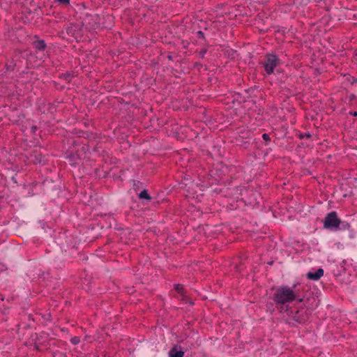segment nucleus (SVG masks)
Instances as JSON below:
<instances>
[{
	"label": "nucleus",
	"instance_id": "7ed1b4c3",
	"mask_svg": "<svg viewBox=\"0 0 357 357\" xmlns=\"http://www.w3.org/2000/svg\"><path fill=\"white\" fill-rule=\"evenodd\" d=\"M278 63V59L275 55L269 54L267 56L266 61L264 64V68L267 74L273 73L275 67Z\"/></svg>",
	"mask_w": 357,
	"mask_h": 357
},
{
	"label": "nucleus",
	"instance_id": "9b49d317",
	"mask_svg": "<svg viewBox=\"0 0 357 357\" xmlns=\"http://www.w3.org/2000/svg\"><path fill=\"white\" fill-rule=\"evenodd\" d=\"M57 1L62 3H69V0H57Z\"/></svg>",
	"mask_w": 357,
	"mask_h": 357
},
{
	"label": "nucleus",
	"instance_id": "f03ea898",
	"mask_svg": "<svg viewBox=\"0 0 357 357\" xmlns=\"http://www.w3.org/2000/svg\"><path fill=\"white\" fill-rule=\"evenodd\" d=\"M324 227L327 229H336L339 227L340 220L337 217L335 211L329 213L324 219Z\"/></svg>",
	"mask_w": 357,
	"mask_h": 357
},
{
	"label": "nucleus",
	"instance_id": "9d476101",
	"mask_svg": "<svg viewBox=\"0 0 357 357\" xmlns=\"http://www.w3.org/2000/svg\"><path fill=\"white\" fill-rule=\"evenodd\" d=\"M262 137L264 140H266V141L270 139L269 135L267 133H264L262 135Z\"/></svg>",
	"mask_w": 357,
	"mask_h": 357
},
{
	"label": "nucleus",
	"instance_id": "f8f14e48",
	"mask_svg": "<svg viewBox=\"0 0 357 357\" xmlns=\"http://www.w3.org/2000/svg\"><path fill=\"white\" fill-rule=\"evenodd\" d=\"M354 116H356V115H357V113H356V112H354Z\"/></svg>",
	"mask_w": 357,
	"mask_h": 357
},
{
	"label": "nucleus",
	"instance_id": "20e7f679",
	"mask_svg": "<svg viewBox=\"0 0 357 357\" xmlns=\"http://www.w3.org/2000/svg\"><path fill=\"white\" fill-rule=\"evenodd\" d=\"M323 275L324 270L323 268H319L314 272H308L307 274V278L310 280H318L323 276Z\"/></svg>",
	"mask_w": 357,
	"mask_h": 357
},
{
	"label": "nucleus",
	"instance_id": "1a4fd4ad",
	"mask_svg": "<svg viewBox=\"0 0 357 357\" xmlns=\"http://www.w3.org/2000/svg\"><path fill=\"white\" fill-rule=\"evenodd\" d=\"M70 342L73 344H77L79 342V338L77 336H75L71 338Z\"/></svg>",
	"mask_w": 357,
	"mask_h": 357
},
{
	"label": "nucleus",
	"instance_id": "0eeeda50",
	"mask_svg": "<svg viewBox=\"0 0 357 357\" xmlns=\"http://www.w3.org/2000/svg\"><path fill=\"white\" fill-rule=\"evenodd\" d=\"M35 47L38 50H44L45 47V44L43 41H38L35 43Z\"/></svg>",
	"mask_w": 357,
	"mask_h": 357
},
{
	"label": "nucleus",
	"instance_id": "f257e3e1",
	"mask_svg": "<svg viewBox=\"0 0 357 357\" xmlns=\"http://www.w3.org/2000/svg\"><path fill=\"white\" fill-rule=\"evenodd\" d=\"M273 299L276 305H284L294 301L301 303L304 296L297 288V284L293 287L281 285L275 289Z\"/></svg>",
	"mask_w": 357,
	"mask_h": 357
},
{
	"label": "nucleus",
	"instance_id": "6e6552de",
	"mask_svg": "<svg viewBox=\"0 0 357 357\" xmlns=\"http://www.w3.org/2000/svg\"><path fill=\"white\" fill-rule=\"evenodd\" d=\"M175 289L181 294L183 293V287L181 284H176L175 286Z\"/></svg>",
	"mask_w": 357,
	"mask_h": 357
},
{
	"label": "nucleus",
	"instance_id": "423d86ee",
	"mask_svg": "<svg viewBox=\"0 0 357 357\" xmlns=\"http://www.w3.org/2000/svg\"><path fill=\"white\" fill-rule=\"evenodd\" d=\"M140 199H150L151 197L148 193V192L146 190H142L139 195Z\"/></svg>",
	"mask_w": 357,
	"mask_h": 357
},
{
	"label": "nucleus",
	"instance_id": "39448f33",
	"mask_svg": "<svg viewBox=\"0 0 357 357\" xmlns=\"http://www.w3.org/2000/svg\"><path fill=\"white\" fill-rule=\"evenodd\" d=\"M184 352L181 350H178V346L175 345L169 352V357H183Z\"/></svg>",
	"mask_w": 357,
	"mask_h": 357
}]
</instances>
